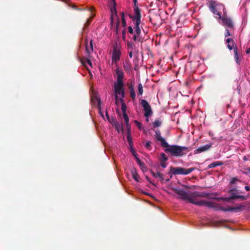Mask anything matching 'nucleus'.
Wrapping results in <instances>:
<instances>
[{"label": "nucleus", "mask_w": 250, "mask_h": 250, "mask_svg": "<svg viewBox=\"0 0 250 250\" xmlns=\"http://www.w3.org/2000/svg\"><path fill=\"white\" fill-rule=\"evenodd\" d=\"M178 196L177 199L186 201L190 203L199 206H206L208 208H213L215 210H220L224 211H234L233 207H229L228 208L220 207L218 204L210 201L204 200H198V197L203 198L208 196V194L205 192L194 191L188 193L183 189L172 188H171Z\"/></svg>", "instance_id": "f257e3e1"}, {"label": "nucleus", "mask_w": 250, "mask_h": 250, "mask_svg": "<svg viewBox=\"0 0 250 250\" xmlns=\"http://www.w3.org/2000/svg\"><path fill=\"white\" fill-rule=\"evenodd\" d=\"M165 151L166 152H169L173 156H181L184 154L183 152L187 151L188 148L186 146H179L177 145H171L165 147Z\"/></svg>", "instance_id": "f03ea898"}, {"label": "nucleus", "mask_w": 250, "mask_h": 250, "mask_svg": "<svg viewBox=\"0 0 250 250\" xmlns=\"http://www.w3.org/2000/svg\"><path fill=\"white\" fill-rule=\"evenodd\" d=\"M122 47L120 43L115 42L113 44V52L112 55V61L113 62H117L121 58Z\"/></svg>", "instance_id": "7ed1b4c3"}, {"label": "nucleus", "mask_w": 250, "mask_h": 250, "mask_svg": "<svg viewBox=\"0 0 250 250\" xmlns=\"http://www.w3.org/2000/svg\"><path fill=\"white\" fill-rule=\"evenodd\" d=\"M196 169L195 167H190L188 169L182 167H170L169 172L173 175H188Z\"/></svg>", "instance_id": "20e7f679"}, {"label": "nucleus", "mask_w": 250, "mask_h": 250, "mask_svg": "<svg viewBox=\"0 0 250 250\" xmlns=\"http://www.w3.org/2000/svg\"><path fill=\"white\" fill-rule=\"evenodd\" d=\"M124 83H114V92L115 94L116 104L118 101V95H121L120 99H124L125 97V92L124 88Z\"/></svg>", "instance_id": "39448f33"}, {"label": "nucleus", "mask_w": 250, "mask_h": 250, "mask_svg": "<svg viewBox=\"0 0 250 250\" xmlns=\"http://www.w3.org/2000/svg\"><path fill=\"white\" fill-rule=\"evenodd\" d=\"M222 21V25L224 26L226 28H230V29H234V24L232 21V20L229 18L225 14L221 17V19Z\"/></svg>", "instance_id": "423d86ee"}, {"label": "nucleus", "mask_w": 250, "mask_h": 250, "mask_svg": "<svg viewBox=\"0 0 250 250\" xmlns=\"http://www.w3.org/2000/svg\"><path fill=\"white\" fill-rule=\"evenodd\" d=\"M141 104L143 107L145 111L144 115L146 117H148L152 113V111L151 107L148 103L146 100H142Z\"/></svg>", "instance_id": "0eeeda50"}, {"label": "nucleus", "mask_w": 250, "mask_h": 250, "mask_svg": "<svg viewBox=\"0 0 250 250\" xmlns=\"http://www.w3.org/2000/svg\"><path fill=\"white\" fill-rule=\"evenodd\" d=\"M155 137L157 141L161 143V145L163 147L168 146V143L166 141L164 138L161 136V131L159 129H157L155 131Z\"/></svg>", "instance_id": "6e6552de"}, {"label": "nucleus", "mask_w": 250, "mask_h": 250, "mask_svg": "<svg viewBox=\"0 0 250 250\" xmlns=\"http://www.w3.org/2000/svg\"><path fill=\"white\" fill-rule=\"evenodd\" d=\"M106 116L108 121L115 127L116 129L118 132H120V130H121L122 131L123 130L122 126L120 125V124L118 123V122L117 121L116 119L112 118L111 119H110L109 117V115L107 112H106Z\"/></svg>", "instance_id": "1a4fd4ad"}, {"label": "nucleus", "mask_w": 250, "mask_h": 250, "mask_svg": "<svg viewBox=\"0 0 250 250\" xmlns=\"http://www.w3.org/2000/svg\"><path fill=\"white\" fill-rule=\"evenodd\" d=\"M116 73L117 75V81L114 83H124L123 82V79L124 77V73L123 71L121 69L117 68L116 69Z\"/></svg>", "instance_id": "9d476101"}, {"label": "nucleus", "mask_w": 250, "mask_h": 250, "mask_svg": "<svg viewBox=\"0 0 250 250\" xmlns=\"http://www.w3.org/2000/svg\"><path fill=\"white\" fill-rule=\"evenodd\" d=\"M212 146V143H209L204 146H200L194 150V154L201 153L209 150Z\"/></svg>", "instance_id": "9b49d317"}, {"label": "nucleus", "mask_w": 250, "mask_h": 250, "mask_svg": "<svg viewBox=\"0 0 250 250\" xmlns=\"http://www.w3.org/2000/svg\"><path fill=\"white\" fill-rule=\"evenodd\" d=\"M141 10L138 6L134 7V16L132 17L133 21H136V22H141Z\"/></svg>", "instance_id": "f8f14e48"}, {"label": "nucleus", "mask_w": 250, "mask_h": 250, "mask_svg": "<svg viewBox=\"0 0 250 250\" xmlns=\"http://www.w3.org/2000/svg\"><path fill=\"white\" fill-rule=\"evenodd\" d=\"M85 45L86 52L88 56H89L90 54L93 51L92 40H90V42L88 44V39L86 38L85 40Z\"/></svg>", "instance_id": "ddd939ff"}, {"label": "nucleus", "mask_w": 250, "mask_h": 250, "mask_svg": "<svg viewBox=\"0 0 250 250\" xmlns=\"http://www.w3.org/2000/svg\"><path fill=\"white\" fill-rule=\"evenodd\" d=\"M217 2L214 1H211L209 3V9L210 11L214 14L219 16V18L221 19V16L220 12H218L216 9Z\"/></svg>", "instance_id": "4468645a"}, {"label": "nucleus", "mask_w": 250, "mask_h": 250, "mask_svg": "<svg viewBox=\"0 0 250 250\" xmlns=\"http://www.w3.org/2000/svg\"><path fill=\"white\" fill-rule=\"evenodd\" d=\"M113 6L110 8L111 15V23L112 24L113 23L114 18L117 17V12L116 8V2L115 0H112Z\"/></svg>", "instance_id": "2eb2a0df"}, {"label": "nucleus", "mask_w": 250, "mask_h": 250, "mask_svg": "<svg viewBox=\"0 0 250 250\" xmlns=\"http://www.w3.org/2000/svg\"><path fill=\"white\" fill-rule=\"evenodd\" d=\"M231 198H232L233 200H235L237 199H240L241 201L246 200L247 199V197L244 195H240L238 194V192L232 193L230 194Z\"/></svg>", "instance_id": "dca6fc26"}, {"label": "nucleus", "mask_w": 250, "mask_h": 250, "mask_svg": "<svg viewBox=\"0 0 250 250\" xmlns=\"http://www.w3.org/2000/svg\"><path fill=\"white\" fill-rule=\"evenodd\" d=\"M226 42L228 43L227 45V47L230 50H232L233 48L234 49V47H233V46L234 44V42L233 39L231 38H228L226 40Z\"/></svg>", "instance_id": "f3484780"}, {"label": "nucleus", "mask_w": 250, "mask_h": 250, "mask_svg": "<svg viewBox=\"0 0 250 250\" xmlns=\"http://www.w3.org/2000/svg\"><path fill=\"white\" fill-rule=\"evenodd\" d=\"M223 164H224V163L222 161H216V162H214L210 164L208 166V168H212L216 167L217 166H222L223 165Z\"/></svg>", "instance_id": "a211bd4d"}, {"label": "nucleus", "mask_w": 250, "mask_h": 250, "mask_svg": "<svg viewBox=\"0 0 250 250\" xmlns=\"http://www.w3.org/2000/svg\"><path fill=\"white\" fill-rule=\"evenodd\" d=\"M234 59L236 63L238 64H240V60L239 59V55L238 53L237 48L235 46L234 48Z\"/></svg>", "instance_id": "6ab92c4d"}, {"label": "nucleus", "mask_w": 250, "mask_h": 250, "mask_svg": "<svg viewBox=\"0 0 250 250\" xmlns=\"http://www.w3.org/2000/svg\"><path fill=\"white\" fill-rule=\"evenodd\" d=\"M131 174L133 178L137 182H139V176L135 168H133L131 170Z\"/></svg>", "instance_id": "aec40b11"}, {"label": "nucleus", "mask_w": 250, "mask_h": 250, "mask_svg": "<svg viewBox=\"0 0 250 250\" xmlns=\"http://www.w3.org/2000/svg\"><path fill=\"white\" fill-rule=\"evenodd\" d=\"M128 88L130 90V97L132 100H134L135 98V93L134 89V86L132 84H130L128 85Z\"/></svg>", "instance_id": "412c9836"}, {"label": "nucleus", "mask_w": 250, "mask_h": 250, "mask_svg": "<svg viewBox=\"0 0 250 250\" xmlns=\"http://www.w3.org/2000/svg\"><path fill=\"white\" fill-rule=\"evenodd\" d=\"M245 206L242 204L240 205L239 206H238L237 205L233 207L234 208V211L235 212H239L243 211L245 208Z\"/></svg>", "instance_id": "4be33fe9"}, {"label": "nucleus", "mask_w": 250, "mask_h": 250, "mask_svg": "<svg viewBox=\"0 0 250 250\" xmlns=\"http://www.w3.org/2000/svg\"><path fill=\"white\" fill-rule=\"evenodd\" d=\"M141 22H136L134 27L135 31L137 36H139L141 33V29L140 28V24Z\"/></svg>", "instance_id": "5701e85b"}, {"label": "nucleus", "mask_w": 250, "mask_h": 250, "mask_svg": "<svg viewBox=\"0 0 250 250\" xmlns=\"http://www.w3.org/2000/svg\"><path fill=\"white\" fill-rule=\"evenodd\" d=\"M123 117L124 118L125 122L126 125L127 129L130 128V127L129 125V118L126 113H123Z\"/></svg>", "instance_id": "b1692460"}, {"label": "nucleus", "mask_w": 250, "mask_h": 250, "mask_svg": "<svg viewBox=\"0 0 250 250\" xmlns=\"http://www.w3.org/2000/svg\"><path fill=\"white\" fill-rule=\"evenodd\" d=\"M119 100L121 103V109L123 113H126V106L124 102V99H120Z\"/></svg>", "instance_id": "393cba45"}, {"label": "nucleus", "mask_w": 250, "mask_h": 250, "mask_svg": "<svg viewBox=\"0 0 250 250\" xmlns=\"http://www.w3.org/2000/svg\"><path fill=\"white\" fill-rule=\"evenodd\" d=\"M127 140L130 146L132 145V138L130 136V128H127Z\"/></svg>", "instance_id": "a878e982"}, {"label": "nucleus", "mask_w": 250, "mask_h": 250, "mask_svg": "<svg viewBox=\"0 0 250 250\" xmlns=\"http://www.w3.org/2000/svg\"><path fill=\"white\" fill-rule=\"evenodd\" d=\"M143 93V86L142 83H140L138 84V94L142 95Z\"/></svg>", "instance_id": "bb28decb"}, {"label": "nucleus", "mask_w": 250, "mask_h": 250, "mask_svg": "<svg viewBox=\"0 0 250 250\" xmlns=\"http://www.w3.org/2000/svg\"><path fill=\"white\" fill-rule=\"evenodd\" d=\"M136 162L138 165L141 167V168H144L145 167V164L144 163L142 162L140 159L138 157H136Z\"/></svg>", "instance_id": "cd10ccee"}, {"label": "nucleus", "mask_w": 250, "mask_h": 250, "mask_svg": "<svg viewBox=\"0 0 250 250\" xmlns=\"http://www.w3.org/2000/svg\"><path fill=\"white\" fill-rule=\"evenodd\" d=\"M122 23L123 27H125L126 26V21L125 19L124 13L123 12L122 13Z\"/></svg>", "instance_id": "c85d7f7f"}, {"label": "nucleus", "mask_w": 250, "mask_h": 250, "mask_svg": "<svg viewBox=\"0 0 250 250\" xmlns=\"http://www.w3.org/2000/svg\"><path fill=\"white\" fill-rule=\"evenodd\" d=\"M241 181L238 179L237 177H233L231 179V180L230 181V184H234L237 182H240Z\"/></svg>", "instance_id": "c756f323"}, {"label": "nucleus", "mask_w": 250, "mask_h": 250, "mask_svg": "<svg viewBox=\"0 0 250 250\" xmlns=\"http://www.w3.org/2000/svg\"><path fill=\"white\" fill-rule=\"evenodd\" d=\"M167 157L165 153H162L161 155V161H167Z\"/></svg>", "instance_id": "7c9ffc66"}, {"label": "nucleus", "mask_w": 250, "mask_h": 250, "mask_svg": "<svg viewBox=\"0 0 250 250\" xmlns=\"http://www.w3.org/2000/svg\"><path fill=\"white\" fill-rule=\"evenodd\" d=\"M161 124L162 123L160 121L157 120L153 123V125L154 127H158L161 125Z\"/></svg>", "instance_id": "2f4dec72"}, {"label": "nucleus", "mask_w": 250, "mask_h": 250, "mask_svg": "<svg viewBox=\"0 0 250 250\" xmlns=\"http://www.w3.org/2000/svg\"><path fill=\"white\" fill-rule=\"evenodd\" d=\"M151 142L150 141H147L145 145L146 148L148 150H150L151 148Z\"/></svg>", "instance_id": "473e14b6"}, {"label": "nucleus", "mask_w": 250, "mask_h": 250, "mask_svg": "<svg viewBox=\"0 0 250 250\" xmlns=\"http://www.w3.org/2000/svg\"><path fill=\"white\" fill-rule=\"evenodd\" d=\"M134 123L138 129L141 130L142 129V124L138 121H135Z\"/></svg>", "instance_id": "72a5a7b5"}, {"label": "nucleus", "mask_w": 250, "mask_h": 250, "mask_svg": "<svg viewBox=\"0 0 250 250\" xmlns=\"http://www.w3.org/2000/svg\"><path fill=\"white\" fill-rule=\"evenodd\" d=\"M133 40L134 41H140V35L139 36H137V35L136 34H135L133 37Z\"/></svg>", "instance_id": "f704fd0d"}, {"label": "nucleus", "mask_w": 250, "mask_h": 250, "mask_svg": "<svg viewBox=\"0 0 250 250\" xmlns=\"http://www.w3.org/2000/svg\"><path fill=\"white\" fill-rule=\"evenodd\" d=\"M231 34L229 30V29L226 28L225 32V37L226 38L228 36H230Z\"/></svg>", "instance_id": "c9c22d12"}, {"label": "nucleus", "mask_w": 250, "mask_h": 250, "mask_svg": "<svg viewBox=\"0 0 250 250\" xmlns=\"http://www.w3.org/2000/svg\"><path fill=\"white\" fill-rule=\"evenodd\" d=\"M238 192V190L236 188H233L229 190V193L231 194L232 193Z\"/></svg>", "instance_id": "e433bc0d"}, {"label": "nucleus", "mask_w": 250, "mask_h": 250, "mask_svg": "<svg viewBox=\"0 0 250 250\" xmlns=\"http://www.w3.org/2000/svg\"><path fill=\"white\" fill-rule=\"evenodd\" d=\"M157 175L159 176L158 177L160 179V180L162 182H163L164 180V178L163 177V175L161 173H159Z\"/></svg>", "instance_id": "4c0bfd02"}, {"label": "nucleus", "mask_w": 250, "mask_h": 250, "mask_svg": "<svg viewBox=\"0 0 250 250\" xmlns=\"http://www.w3.org/2000/svg\"><path fill=\"white\" fill-rule=\"evenodd\" d=\"M222 199L224 201L228 202H229L230 200H233L232 198H231V196L228 197L222 198Z\"/></svg>", "instance_id": "58836bf2"}, {"label": "nucleus", "mask_w": 250, "mask_h": 250, "mask_svg": "<svg viewBox=\"0 0 250 250\" xmlns=\"http://www.w3.org/2000/svg\"><path fill=\"white\" fill-rule=\"evenodd\" d=\"M116 30H117V32L118 31V27H119V24H120V21H119V19L118 18H117V19L116 20Z\"/></svg>", "instance_id": "ea45409f"}, {"label": "nucleus", "mask_w": 250, "mask_h": 250, "mask_svg": "<svg viewBox=\"0 0 250 250\" xmlns=\"http://www.w3.org/2000/svg\"><path fill=\"white\" fill-rule=\"evenodd\" d=\"M127 46L128 48H132L133 46V43L132 42H128L127 43Z\"/></svg>", "instance_id": "a19ab883"}, {"label": "nucleus", "mask_w": 250, "mask_h": 250, "mask_svg": "<svg viewBox=\"0 0 250 250\" xmlns=\"http://www.w3.org/2000/svg\"><path fill=\"white\" fill-rule=\"evenodd\" d=\"M151 174H152V175L155 177V178H157L159 176L157 175V174L159 173H160V172H157V173H155L153 171H151Z\"/></svg>", "instance_id": "79ce46f5"}, {"label": "nucleus", "mask_w": 250, "mask_h": 250, "mask_svg": "<svg viewBox=\"0 0 250 250\" xmlns=\"http://www.w3.org/2000/svg\"><path fill=\"white\" fill-rule=\"evenodd\" d=\"M166 161H163L161 162V166L163 168H166L167 167V163H165Z\"/></svg>", "instance_id": "37998d69"}, {"label": "nucleus", "mask_w": 250, "mask_h": 250, "mask_svg": "<svg viewBox=\"0 0 250 250\" xmlns=\"http://www.w3.org/2000/svg\"><path fill=\"white\" fill-rule=\"evenodd\" d=\"M128 32L130 33V34H133V28H132L131 26H129L128 27Z\"/></svg>", "instance_id": "c03bdc74"}, {"label": "nucleus", "mask_w": 250, "mask_h": 250, "mask_svg": "<svg viewBox=\"0 0 250 250\" xmlns=\"http://www.w3.org/2000/svg\"><path fill=\"white\" fill-rule=\"evenodd\" d=\"M90 22H91V19H87V20L86 21V22L85 23V27H86L90 23Z\"/></svg>", "instance_id": "a18cd8bd"}, {"label": "nucleus", "mask_w": 250, "mask_h": 250, "mask_svg": "<svg viewBox=\"0 0 250 250\" xmlns=\"http://www.w3.org/2000/svg\"><path fill=\"white\" fill-rule=\"evenodd\" d=\"M85 62L88 63L89 65L92 66V62L89 59H85Z\"/></svg>", "instance_id": "49530a36"}, {"label": "nucleus", "mask_w": 250, "mask_h": 250, "mask_svg": "<svg viewBox=\"0 0 250 250\" xmlns=\"http://www.w3.org/2000/svg\"><path fill=\"white\" fill-rule=\"evenodd\" d=\"M97 101H98V107H99V108H100L101 103V101L100 99L99 98V99H97Z\"/></svg>", "instance_id": "de8ad7c7"}, {"label": "nucleus", "mask_w": 250, "mask_h": 250, "mask_svg": "<svg viewBox=\"0 0 250 250\" xmlns=\"http://www.w3.org/2000/svg\"><path fill=\"white\" fill-rule=\"evenodd\" d=\"M146 179L148 181H149L150 183H151L153 185L155 186V184H153V183L150 181V179H149V177H148L147 176H146Z\"/></svg>", "instance_id": "09e8293b"}, {"label": "nucleus", "mask_w": 250, "mask_h": 250, "mask_svg": "<svg viewBox=\"0 0 250 250\" xmlns=\"http://www.w3.org/2000/svg\"><path fill=\"white\" fill-rule=\"evenodd\" d=\"M133 2L134 5V7L137 6V0H133Z\"/></svg>", "instance_id": "8fccbe9b"}, {"label": "nucleus", "mask_w": 250, "mask_h": 250, "mask_svg": "<svg viewBox=\"0 0 250 250\" xmlns=\"http://www.w3.org/2000/svg\"><path fill=\"white\" fill-rule=\"evenodd\" d=\"M132 56H133V52H132V51H130L129 52V56L130 58H131L132 57Z\"/></svg>", "instance_id": "3c124183"}, {"label": "nucleus", "mask_w": 250, "mask_h": 250, "mask_svg": "<svg viewBox=\"0 0 250 250\" xmlns=\"http://www.w3.org/2000/svg\"><path fill=\"white\" fill-rule=\"evenodd\" d=\"M245 189L247 190V191H249L250 190V188L248 186H246L245 187Z\"/></svg>", "instance_id": "603ef678"}, {"label": "nucleus", "mask_w": 250, "mask_h": 250, "mask_svg": "<svg viewBox=\"0 0 250 250\" xmlns=\"http://www.w3.org/2000/svg\"><path fill=\"white\" fill-rule=\"evenodd\" d=\"M246 170H247V173H250V167H248V168H247L246 169Z\"/></svg>", "instance_id": "864d4df0"}, {"label": "nucleus", "mask_w": 250, "mask_h": 250, "mask_svg": "<svg viewBox=\"0 0 250 250\" xmlns=\"http://www.w3.org/2000/svg\"><path fill=\"white\" fill-rule=\"evenodd\" d=\"M122 34H123V36L125 35V30H123L122 31Z\"/></svg>", "instance_id": "5fc2aeb1"}, {"label": "nucleus", "mask_w": 250, "mask_h": 250, "mask_svg": "<svg viewBox=\"0 0 250 250\" xmlns=\"http://www.w3.org/2000/svg\"><path fill=\"white\" fill-rule=\"evenodd\" d=\"M133 155L134 156V157H135L136 159V157H138L137 156V154L136 153H133Z\"/></svg>", "instance_id": "6e6d98bb"}, {"label": "nucleus", "mask_w": 250, "mask_h": 250, "mask_svg": "<svg viewBox=\"0 0 250 250\" xmlns=\"http://www.w3.org/2000/svg\"><path fill=\"white\" fill-rule=\"evenodd\" d=\"M133 155L134 156V157H135L136 159V157H138L137 156V154L136 153H133Z\"/></svg>", "instance_id": "4d7b16f0"}, {"label": "nucleus", "mask_w": 250, "mask_h": 250, "mask_svg": "<svg viewBox=\"0 0 250 250\" xmlns=\"http://www.w3.org/2000/svg\"><path fill=\"white\" fill-rule=\"evenodd\" d=\"M146 122H149V119H148V117H146Z\"/></svg>", "instance_id": "13d9d810"}, {"label": "nucleus", "mask_w": 250, "mask_h": 250, "mask_svg": "<svg viewBox=\"0 0 250 250\" xmlns=\"http://www.w3.org/2000/svg\"><path fill=\"white\" fill-rule=\"evenodd\" d=\"M73 8L74 9H77V8H76V6H73ZM78 10H80V9H78Z\"/></svg>", "instance_id": "bf43d9fd"}, {"label": "nucleus", "mask_w": 250, "mask_h": 250, "mask_svg": "<svg viewBox=\"0 0 250 250\" xmlns=\"http://www.w3.org/2000/svg\"><path fill=\"white\" fill-rule=\"evenodd\" d=\"M166 182H168L169 181V179H166Z\"/></svg>", "instance_id": "052dcab7"}, {"label": "nucleus", "mask_w": 250, "mask_h": 250, "mask_svg": "<svg viewBox=\"0 0 250 250\" xmlns=\"http://www.w3.org/2000/svg\"><path fill=\"white\" fill-rule=\"evenodd\" d=\"M186 188H189V187H188V186H186Z\"/></svg>", "instance_id": "680f3d73"}]
</instances>
